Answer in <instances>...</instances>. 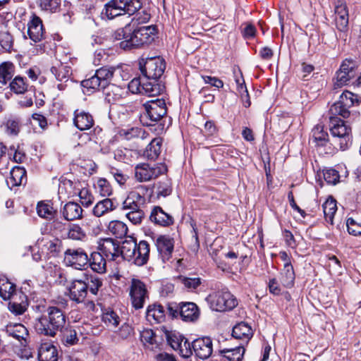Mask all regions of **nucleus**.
Wrapping results in <instances>:
<instances>
[{"mask_svg": "<svg viewBox=\"0 0 361 361\" xmlns=\"http://www.w3.org/2000/svg\"><path fill=\"white\" fill-rule=\"evenodd\" d=\"M360 98L350 91H344L339 97V99L334 103L329 109L330 131L332 135V142L338 145L341 150L346 149L352 142L351 128L345 122L338 117L340 116L347 118L350 115V109L359 106Z\"/></svg>", "mask_w": 361, "mask_h": 361, "instance_id": "nucleus-1", "label": "nucleus"}, {"mask_svg": "<svg viewBox=\"0 0 361 361\" xmlns=\"http://www.w3.org/2000/svg\"><path fill=\"white\" fill-rule=\"evenodd\" d=\"M102 249L107 257L110 255L114 260L121 255L123 259L139 267L147 263L150 252L149 245L146 240H141L137 243L132 237L123 241L121 247L113 240L106 239L102 244Z\"/></svg>", "mask_w": 361, "mask_h": 361, "instance_id": "nucleus-2", "label": "nucleus"}, {"mask_svg": "<svg viewBox=\"0 0 361 361\" xmlns=\"http://www.w3.org/2000/svg\"><path fill=\"white\" fill-rule=\"evenodd\" d=\"M134 18L125 27L117 29L114 33L116 40H121L119 47L123 50L137 49L150 44L155 38L157 28L155 26L135 27Z\"/></svg>", "mask_w": 361, "mask_h": 361, "instance_id": "nucleus-3", "label": "nucleus"}, {"mask_svg": "<svg viewBox=\"0 0 361 361\" xmlns=\"http://www.w3.org/2000/svg\"><path fill=\"white\" fill-rule=\"evenodd\" d=\"M66 322L63 311L58 307L49 306L39 317L35 323V329L37 334L54 337L58 331H61Z\"/></svg>", "mask_w": 361, "mask_h": 361, "instance_id": "nucleus-4", "label": "nucleus"}, {"mask_svg": "<svg viewBox=\"0 0 361 361\" xmlns=\"http://www.w3.org/2000/svg\"><path fill=\"white\" fill-rule=\"evenodd\" d=\"M143 106L145 112L140 116L143 126H153L167 114V107L164 99L149 100L144 104Z\"/></svg>", "mask_w": 361, "mask_h": 361, "instance_id": "nucleus-5", "label": "nucleus"}, {"mask_svg": "<svg viewBox=\"0 0 361 361\" xmlns=\"http://www.w3.org/2000/svg\"><path fill=\"white\" fill-rule=\"evenodd\" d=\"M140 8L139 0H111L106 4L102 14H105L109 19L124 14L130 16Z\"/></svg>", "mask_w": 361, "mask_h": 361, "instance_id": "nucleus-6", "label": "nucleus"}, {"mask_svg": "<svg viewBox=\"0 0 361 361\" xmlns=\"http://www.w3.org/2000/svg\"><path fill=\"white\" fill-rule=\"evenodd\" d=\"M210 308L217 312L233 310L238 305L237 299L229 291L221 290L210 294L207 298Z\"/></svg>", "mask_w": 361, "mask_h": 361, "instance_id": "nucleus-7", "label": "nucleus"}, {"mask_svg": "<svg viewBox=\"0 0 361 361\" xmlns=\"http://www.w3.org/2000/svg\"><path fill=\"white\" fill-rule=\"evenodd\" d=\"M139 64L141 73L146 80H159L166 68L165 61L161 57L142 59Z\"/></svg>", "mask_w": 361, "mask_h": 361, "instance_id": "nucleus-8", "label": "nucleus"}, {"mask_svg": "<svg viewBox=\"0 0 361 361\" xmlns=\"http://www.w3.org/2000/svg\"><path fill=\"white\" fill-rule=\"evenodd\" d=\"M166 171L167 167L164 164L151 165L147 163H142L135 166V176L139 182H145L156 178Z\"/></svg>", "mask_w": 361, "mask_h": 361, "instance_id": "nucleus-9", "label": "nucleus"}, {"mask_svg": "<svg viewBox=\"0 0 361 361\" xmlns=\"http://www.w3.org/2000/svg\"><path fill=\"white\" fill-rule=\"evenodd\" d=\"M148 191V188L145 185H139L135 190L129 192L127 197L122 203L121 209L123 210H137L146 203L145 194Z\"/></svg>", "mask_w": 361, "mask_h": 361, "instance_id": "nucleus-10", "label": "nucleus"}, {"mask_svg": "<svg viewBox=\"0 0 361 361\" xmlns=\"http://www.w3.org/2000/svg\"><path fill=\"white\" fill-rule=\"evenodd\" d=\"M90 259L81 247L77 249H67L64 252V262L67 266L72 267L74 269L82 270L89 263Z\"/></svg>", "mask_w": 361, "mask_h": 361, "instance_id": "nucleus-11", "label": "nucleus"}, {"mask_svg": "<svg viewBox=\"0 0 361 361\" xmlns=\"http://www.w3.org/2000/svg\"><path fill=\"white\" fill-rule=\"evenodd\" d=\"M357 74V66L355 61L353 59H345L336 72V81L334 84L336 87H341L348 84L351 79L355 77Z\"/></svg>", "mask_w": 361, "mask_h": 361, "instance_id": "nucleus-12", "label": "nucleus"}, {"mask_svg": "<svg viewBox=\"0 0 361 361\" xmlns=\"http://www.w3.org/2000/svg\"><path fill=\"white\" fill-rule=\"evenodd\" d=\"M130 296L133 307L139 310L143 307L147 290L145 284L139 279H133L130 288Z\"/></svg>", "mask_w": 361, "mask_h": 361, "instance_id": "nucleus-13", "label": "nucleus"}, {"mask_svg": "<svg viewBox=\"0 0 361 361\" xmlns=\"http://www.w3.org/2000/svg\"><path fill=\"white\" fill-rule=\"evenodd\" d=\"M27 33L30 39L34 42H41L45 38V30L42 19L32 13L27 23Z\"/></svg>", "mask_w": 361, "mask_h": 361, "instance_id": "nucleus-14", "label": "nucleus"}, {"mask_svg": "<svg viewBox=\"0 0 361 361\" xmlns=\"http://www.w3.org/2000/svg\"><path fill=\"white\" fill-rule=\"evenodd\" d=\"M193 353L200 359L209 358L213 352L212 341L209 337H202L192 342Z\"/></svg>", "mask_w": 361, "mask_h": 361, "instance_id": "nucleus-15", "label": "nucleus"}, {"mask_svg": "<svg viewBox=\"0 0 361 361\" xmlns=\"http://www.w3.org/2000/svg\"><path fill=\"white\" fill-rule=\"evenodd\" d=\"M335 18L337 29L341 32H345L348 30V9L344 0L335 1Z\"/></svg>", "mask_w": 361, "mask_h": 361, "instance_id": "nucleus-16", "label": "nucleus"}, {"mask_svg": "<svg viewBox=\"0 0 361 361\" xmlns=\"http://www.w3.org/2000/svg\"><path fill=\"white\" fill-rule=\"evenodd\" d=\"M88 285L82 280L73 281L68 287L70 299L77 303L82 302L87 297Z\"/></svg>", "mask_w": 361, "mask_h": 361, "instance_id": "nucleus-17", "label": "nucleus"}, {"mask_svg": "<svg viewBox=\"0 0 361 361\" xmlns=\"http://www.w3.org/2000/svg\"><path fill=\"white\" fill-rule=\"evenodd\" d=\"M149 219L154 224L161 226H169L174 223L173 217L165 212L159 206H155L152 209Z\"/></svg>", "mask_w": 361, "mask_h": 361, "instance_id": "nucleus-18", "label": "nucleus"}, {"mask_svg": "<svg viewBox=\"0 0 361 361\" xmlns=\"http://www.w3.org/2000/svg\"><path fill=\"white\" fill-rule=\"evenodd\" d=\"M73 123L80 130H86L93 126L94 119L90 113L77 109L74 111Z\"/></svg>", "mask_w": 361, "mask_h": 361, "instance_id": "nucleus-19", "label": "nucleus"}, {"mask_svg": "<svg viewBox=\"0 0 361 361\" xmlns=\"http://www.w3.org/2000/svg\"><path fill=\"white\" fill-rule=\"evenodd\" d=\"M63 184L69 187L71 189H73V192L75 194L78 191V195L80 199V202L82 206L85 207H88L93 203L94 197L91 194V192L87 188H76V185L79 184V183L73 182L71 180L65 179L63 181Z\"/></svg>", "mask_w": 361, "mask_h": 361, "instance_id": "nucleus-20", "label": "nucleus"}, {"mask_svg": "<svg viewBox=\"0 0 361 361\" xmlns=\"http://www.w3.org/2000/svg\"><path fill=\"white\" fill-rule=\"evenodd\" d=\"M156 246L162 258L169 259L173 251V240L166 235H160L156 240Z\"/></svg>", "mask_w": 361, "mask_h": 361, "instance_id": "nucleus-21", "label": "nucleus"}, {"mask_svg": "<svg viewBox=\"0 0 361 361\" xmlns=\"http://www.w3.org/2000/svg\"><path fill=\"white\" fill-rule=\"evenodd\" d=\"M146 318L151 323H161L165 321L166 310L160 304L150 305L147 309Z\"/></svg>", "mask_w": 361, "mask_h": 361, "instance_id": "nucleus-22", "label": "nucleus"}, {"mask_svg": "<svg viewBox=\"0 0 361 361\" xmlns=\"http://www.w3.org/2000/svg\"><path fill=\"white\" fill-rule=\"evenodd\" d=\"M82 212L83 210L81 206L74 202L66 203L61 211L63 218L67 221H74L81 219Z\"/></svg>", "mask_w": 361, "mask_h": 361, "instance_id": "nucleus-23", "label": "nucleus"}, {"mask_svg": "<svg viewBox=\"0 0 361 361\" xmlns=\"http://www.w3.org/2000/svg\"><path fill=\"white\" fill-rule=\"evenodd\" d=\"M105 99L109 103H115L120 101L126 94V90L121 86L111 84L103 89Z\"/></svg>", "mask_w": 361, "mask_h": 361, "instance_id": "nucleus-24", "label": "nucleus"}, {"mask_svg": "<svg viewBox=\"0 0 361 361\" xmlns=\"http://www.w3.org/2000/svg\"><path fill=\"white\" fill-rule=\"evenodd\" d=\"M38 359L39 361H57L56 348L49 343H42L38 350Z\"/></svg>", "mask_w": 361, "mask_h": 361, "instance_id": "nucleus-25", "label": "nucleus"}, {"mask_svg": "<svg viewBox=\"0 0 361 361\" xmlns=\"http://www.w3.org/2000/svg\"><path fill=\"white\" fill-rule=\"evenodd\" d=\"M180 316L184 321H194L199 317L198 307L194 302H183L180 305Z\"/></svg>", "mask_w": 361, "mask_h": 361, "instance_id": "nucleus-26", "label": "nucleus"}, {"mask_svg": "<svg viewBox=\"0 0 361 361\" xmlns=\"http://www.w3.org/2000/svg\"><path fill=\"white\" fill-rule=\"evenodd\" d=\"M149 81L143 82V94L149 97H154L161 94L164 90L165 86L159 80H148Z\"/></svg>", "mask_w": 361, "mask_h": 361, "instance_id": "nucleus-27", "label": "nucleus"}, {"mask_svg": "<svg viewBox=\"0 0 361 361\" xmlns=\"http://www.w3.org/2000/svg\"><path fill=\"white\" fill-rule=\"evenodd\" d=\"M116 209V205L113 199L105 198L98 202L93 208V214L97 217L104 216Z\"/></svg>", "mask_w": 361, "mask_h": 361, "instance_id": "nucleus-28", "label": "nucleus"}, {"mask_svg": "<svg viewBox=\"0 0 361 361\" xmlns=\"http://www.w3.org/2000/svg\"><path fill=\"white\" fill-rule=\"evenodd\" d=\"M253 335L251 327L245 322H240L233 326L232 336L236 339L245 340L247 342Z\"/></svg>", "mask_w": 361, "mask_h": 361, "instance_id": "nucleus-29", "label": "nucleus"}, {"mask_svg": "<svg viewBox=\"0 0 361 361\" xmlns=\"http://www.w3.org/2000/svg\"><path fill=\"white\" fill-rule=\"evenodd\" d=\"M162 145V139L161 137H155L151 140L147 146L144 156L150 160H155L158 158L161 153Z\"/></svg>", "mask_w": 361, "mask_h": 361, "instance_id": "nucleus-30", "label": "nucleus"}, {"mask_svg": "<svg viewBox=\"0 0 361 361\" xmlns=\"http://www.w3.org/2000/svg\"><path fill=\"white\" fill-rule=\"evenodd\" d=\"M6 331L8 336L13 337L19 341H25L26 337L28 336V331L26 327L18 323L7 325Z\"/></svg>", "mask_w": 361, "mask_h": 361, "instance_id": "nucleus-31", "label": "nucleus"}, {"mask_svg": "<svg viewBox=\"0 0 361 361\" xmlns=\"http://www.w3.org/2000/svg\"><path fill=\"white\" fill-rule=\"evenodd\" d=\"M89 259L90 261L88 264L94 271L99 274H102L106 271V259L100 252H93Z\"/></svg>", "mask_w": 361, "mask_h": 361, "instance_id": "nucleus-32", "label": "nucleus"}, {"mask_svg": "<svg viewBox=\"0 0 361 361\" xmlns=\"http://www.w3.org/2000/svg\"><path fill=\"white\" fill-rule=\"evenodd\" d=\"M115 71L116 68L107 66L102 67L96 71L95 74L102 85V89L111 84V81Z\"/></svg>", "mask_w": 361, "mask_h": 361, "instance_id": "nucleus-33", "label": "nucleus"}, {"mask_svg": "<svg viewBox=\"0 0 361 361\" xmlns=\"http://www.w3.org/2000/svg\"><path fill=\"white\" fill-rule=\"evenodd\" d=\"M154 188L158 198L166 197L173 191L171 180L166 178L160 180L154 184Z\"/></svg>", "mask_w": 361, "mask_h": 361, "instance_id": "nucleus-34", "label": "nucleus"}, {"mask_svg": "<svg viewBox=\"0 0 361 361\" xmlns=\"http://www.w3.org/2000/svg\"><path fill=\"white\" fill-rule=\"evenodd\" d=\"M16 293V285L6 277H0V296L4 300H9Z\"/></svg>", "mask_w": 361, "mask_h": 361, "instance_id": "nucleus-35", "label": "nucleus"}, {"mask_svg": "<svg viewBox=\"0 0 361 361\" xmlns=\"http://www.w3.org/2000/svg\"><path fill=\"white\" fill-rule=\"evenodd\" d=\"M324 218L326 222L333 224L334 217L337 211L336 201L332 197H329L322 204Z\"/></svg>", "mask_w": 361, "mask_h": 361, "instance_id": "nucleus-36", "label": "nucleus"}, {"mask_svg": "<svg viewBox=\"0 0 361 361\" xmlns=\"http://www.w3.org/2000/svg\"><path fill=\"white\" fill-rule=\"evenodd\" d=\"M15 73L13 63L5 61L0 64V85H5L11 80Z\"/></svg>", "mask_w": 361, "mask_h": 361, "instance_id": "nucleus-37", "label": "nucleus"}, {"mask_svg": "<svg viewBox=\"0 0 361 361\" xmlns=\"http://www.w3.org/2000/svg\"><path fill=\"white\" fill-rule=\"evenodd\" d=\"M51 72L57 80L62 82H68L72 75L71 68L63 64H60L59 66L51 67Z\"/></svg>", "mask_w": 361, "mask_h": 361, "instance_id": "nucleus-38", "label": "nucleus"}, {"mask_svg": "<svg viewBox=\"0 0 361 361\" xmlns=\"http://www.w3.org/2000/svg\"><path fill=\"white\" fill-rule=\"evenodd\" d=\"M312 140L317 147L326 146L329 142V135L324 132L322 126H316L312 130Z\"/></svg>", "mask_w": 361, "mask_h": 361, "instance_id": "nucleus-39", "label": "nucleus"}, {"mask_svg": "<svg viewBox=\"0 0 361 361\" xmlns=\"http://www.w3.org/2000/svg\"><path fill=\"white\" fill-rule=\"evenodd\" d=\"M295 275L292 264H284L283 269L281 273V282L283 286L291 288L294 284Z\"/></svg>", "mask_w": 361, "mask_h": 361, "instance_id": "nucleus-40", "label": "nucleus"}, {"mask_svg": "<svg viewBox=\"0 0 361 361\" xmlns=\"http://www.w3.org/2000/svg\"><path fill=\"white\" fill-rule=\"evenodd\" d=\"M108 231L116 238H122L128 233V227L121 221H111L108 226Z\"/></svg>", "mask_w": 361, "mask_h": 361, "instance_id": "nucleus-41", "label": "nucleus"}, {"mask_svg": "<svg viewBox=\"0 0 361 361\" xmlns=\"http://www.w3.org/2000/svg\"><path fill=\"white\" fill-rule=\"evenodd\" d=\"M245 353V349L243 346H238L234 348H225L220 350V354L228 361H241Z\"/></svg>", "mask_w": 361, "mask_h": 361, "instance_id": "nucleus-42", "label": "nucleus"}, {"mask_svg": "<svg viewBox=\"0 0 361 361\" xmlns=\"http://www.w3.org/2000/svg\"><path fill=\"white\" fill-rule=\"evenodd\" d=\"M120 135L126 140H131L135 137L145 139L149 135L144 129L138 127H132L130 128L122 129Z\"/></svg>", "mask_w": 361, "mask_h": 361, "instance_id": "nucleus-43", "label": "nucleus"}, {"mask_svg": "<svg viewBox=\"0 0 361 361\" xmlns=\"http://www.w3.org/2000/svg\"><path fill=\"white\" fill-rule=\"evenodd\" d=\"M26 180V171L21 166H14L10 173V181L13 186L20 185Z\"/></svg>", "mask_w": 361, "mask_h": 361, "instance_id": "nucleus-44", "label": "nucleus"}, {"mask_svg": "<svg viewBox=\"0 0 361 361\" xmlns=\"http://www.w3.org/2000/svg\"><path fill=\"white\" fill-rule=\"evenodd\" d=\"M37 212L38 215L44 219H52L56 214L51 204L49 202H39L37 205Z\"/></svg>", "mask_w": 361, "mask_h": 361, "instance_id": "nucleus-45", "label": "nucleus"}, {"mask_svg": "<svg viewBox=\"0 0 361 361\" xmlns=\"http://www.w3.org/2000/svg\"><path fill=\"white\" fill-rule=\"evenodd\" d=\"M28 85L21 76H16L9 83L11 90L16 94H23L27 90Z\"/></svg>", "mask_w": 361, "mask_h": 361, "instance_id": "nucleus-46", "label": "nucleus"}, {"mask_svg": "<svg viewBox=\"0 0 361 361\" xmlns=\"http://www.w3.org/2000/svg\"><path fill=\"white\" fill-rule=\"evenodd\" d=\"M68 238L74 240H83L86 238L85 231L78 224H68L66 232Z\"/></svg>", "mask_w": 361, "mask_h": 361, "instance_id": "nucleus-47", "label": "nucleus"}, {"mask_svg": "<svg viewBox=\"0 0 361 361\" xmlns=\"http://www.w3.org/2000/svg\"><path fill=\"white\" fill-rule=\"evenodd\" d=\"M81 85L89 92H93L97 90L102 89V85L95 73L90 78L83 80L81 82Z\"/></svg>", "mask_w": 361, "mask_h": 361, "instance_id": "nucleus-48", "label": "nucleus"}, {"mask_svg": "<svg viewBox=\"0 0 361 361\" xmlns=\"http://www.w3.org/2000/svg\"><path fill=\"white\" fill-rule=\"evenodd\" d=\"M96 188L100 195L103 197H109L113 193V188L110 183L105 178H99L97 180Z\"/></svg>", "mask_w": 361, "mask_h": 361, "instance_id": "nucleus-49", "label": "nucleus"}, {"mask_svg": "<svg viewBox=\"0 0 361 361\" xmlns=\"http://www.w3.org/2000/svg\"><path fill=\"white\" fill-rule=\"evenodd\" d=\"M180 282L185 286V288L190 290L197 289L201 284V279L199 277L190 278L183 276L178 277Z\"/></svg>", "mask_w": 361, "mask_h": 361, "instance_id": "nucleus-50", "label": "nucleus"}, {"mask_svg": "<svg viewBox=\"0 0 361 361\" xmlns=\"http://www.w3.org/2000/svg\"><path fill=\"white\" fill-rule=\"evenodd\" d=\"M61 6V0H39V6L44 11L56 12Z\"/></svg>", "mask_w": 361, "mask_h": 361, "instance_id": "nucleus-51", "label": "nucleus"}, {"mask_svg": "<svg viewBox=\"0 0 361 361\" xmlns=\"http://www.w3.org/2000/svg\"><path fill=\"white\" fill-rule=\"evenodd\" d=\"M13 39L8 31L0 32V45L6 51H10L13 48Z\"/></svg>", "mask_w": 361, "mask_h": 361, "instance_id": "nucleus-52", "label": "nucleus"}, {"mask_svg": "<svg viewBox=\"0 0 361 361\" xmlns=\"http://www.w3.org/2000/svg\"><path fill=\"white\" fill-rule=\"evenodd\" d=\"M126 216L134 225H138L142 223L145 217V212L142 209L137 210H131L126 213Z\"/></svg>", "mask_w": 361, "mask_h": 361, "instance_id": "nucleus-53", "label": "nucleus"}, {"mask_svg": "<svg viewBox=\"0 0 361 361\" xmlns=\"http://www.w3.org/2000/svg\"><path fill=\"white\" fill-rule=\"evenodd\" d=\"M168 343L171 347L177 350V348H180L181 342L184 341V336L176 332H170L166 334Z\"/></svg>", "mask_w": 361, "mask_h": 361, "instance_id": "nucleus-54", "label": "nucleus"}, {"mask_svg": "<svg viewBox=\"0 0 361 361\" xmlns=\"http://www.w3.org/2000/svg\"><path fill=\"white\" fill-rule=\"evenodd\" d=\"M27 306V302L26 300H22L20 303L16 301H11L8 303V310L16 315H20L25 312Z\"/></svg>", "mask_w": 361, "mask_h": 361, "instance_id": "nucleus-55", "label": "nucleus"}, {"mask_svg": "<svg viewBox=\"0 0 361 361\" xmlns=\"http://www.w3.org/2000/svg\"><path fill=\"white\" fill-rule=\"evenodd\" d=\"M347 230L350 235H361V222L355 221L353 218H348L346 221Z\"/></svg>", "mask_w": 361, "mask_h": 361, "instance_id": "nucleus-56", "label": "nucleus"}, {"mask_svg": "<svg viewBox=\"0 0 361 361\" xmlns=\"http://www.w3.org/2000/svg\"><path fill=\"white\" fill-rule=\"evenodd\" d=\"M102 319L109 326L116 327L119 324V317L113 310H109L104 313Z\"/></svg>", "mask_w": 361, "mask_h": 361, "instance_id": "nucleus-57", "label": "nucleus"}, {"mask_svg": "<svg viewBox=\"0 0 361 361\" xmlns=\"http://www.w3.org/2000/svg\"><path fill=\"white\" fill-rule=\"evenodd\" d=\"M6 133L9 135H17L20 132V121L18 118H9L5 123Z\"/></svg>", "mask_w": 361, "mask_h": 361, "instance_id": "nucleus-58", "label": "nucleus"}, {"mask_svg": "<svg viewBox=\"0 0 361 361\" xmlns=\"http://www.w3.org/2000/svg\"><path fill=\"white\" fill-rule=\"evenodd\" d=\"M177 350H178L179 355L183 358H188L193 353L192 343L185 338H184V341L181 342L180 348H177Z\"/></svg>", "mask_w": 361, "mask_h": 361, "instance_id": "nucleus-59", "label": "nucleus"}, {"mask_svg": "<svg viewBox=\"0 0 361 361\" xmlns=\"http://www.w3.org/2000/svg\"><path fill=\"white\" fill-rule=\"evenodd\" d=\"M324 178L327 183L335 185L338 183L340 176L336 169H329L324 171Z\"/></svg>", "mask_w": 361, "mask_h": 361, "instance_id": "nucleus-60", "label": "nucleus"}, {"mask_svg": "<svg viewBox=\"0 0 361 361\" xmlns=\"http://www.w3.org/2000/svg\"><path fill=\"white\" fill-rule=\"evenodd\" d=\"M86 285H88V290L92 294L96 295L99 291V289L102 286V281L98 277L91 276L90 279H87Z\"/></svg>", "mask_w": 361, "mask_h": 361, "instance_id": "nucleus-61", "label": "nucleus"}, {"mask_svg": "<svg viewBox=\"0 0 361 361\" xmlns=\"http://www.w3.org/2000/svg\"><path fill=\"white\" fill-rule=\"evenodd\" d=\"M143 82L140 78H133L128 85L129 91L133 94H143Z\"/></svg>", "mask_w": 361, "mask_h": 361, "instance_id": "nucleus-62", "label": "nucleus"}, {"mask_svg": "<svg viewBox=\"0 0 361 361\" xmlns=\"http://www.w3.org/2000/svg\"><path fill=\"white\" fill-rule=\"evenodd\" d=\"M63 341L66 345H74L78 343V338L77 333L74 329H67L63 334Z\"/></svg>", "mask_w": 361, "mask_h": 361, "instance_id": "nucleus-63", "label": "nucleus"}, {"mask_svg": "<svg viewBox=\"0 0 361 361\" xmlns=\"http://www.w3.org/2000/svg\"><path fill=\"white\" fill-rule=\"evenodd\" d=\"M62 247V243L59 239L51 240L48 243L47 249L50 253L54 256L57 255L61 251Z\"/></svg>", "mask_w": 361, "mask_h": 361, "instance_id": "nucleus-64", "label": "nucleus"}]
</instances>
